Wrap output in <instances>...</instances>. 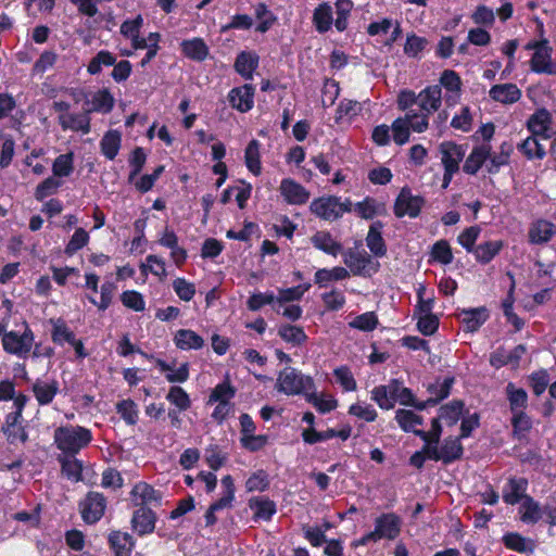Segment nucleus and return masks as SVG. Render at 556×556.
<instances>
[{
	"label": "nucleus",
	"instance_id": "nucleus-1",
	"mask_svg": "<svg viewBox=\"0 0 556 556\" xmlns=\"http://www.w3.org/2000/svg\"><path fill=\"white\" fill-rule=\"evenodd\" d=\"M92 432L83 426H61L54 430V443L64 455L74 457L92 441Z\"/></svg>",
	"mask_w": 556,
	"mask_h": 556
},
{
	"label": "nucleus",
	"instance_id": "nucleus-2",
	"mask_svg": "<svg viewBox=\"0 0 556 556\" xmlns=\"http://www.w3.org/2000/svg\"><path fill=\"white\" fill-rule=\"evenodd\" d=\"M353 204L350 198L341 201L338 195H323L315 198L309 204V211L316 217L333 222L340 219L345 213H351Z\"/></svg>",
	"mask_w": 556,
	"mask_h": 556
},
{
	"label": "nucleus",
	"instance_id": "nucleus-3",
	"mask_svg": "<svg viewBox=\"0 0 556 556\" xmlns=\"http://www.w3.org/2000/svg\"><path fill=\"white\" fill-rule=\"evenodd\" d=\"M442 104V90L439 85H431L422 89L418 93V106L420 113H418V122L412 125V129L415 132H424L429 127V116L439 111Z\"/></svg>",
	"mask_w": 556,
	"mask_h": 556
},
{
	"label": "nucleus",
	"instance_id": "nucleus-4",
	"mask_svg": "<svg viewBox=\"0 0 556 556\" xmlns=\"http://www.w3.org/2000/svg\"><path fill=\"white\" fill-rule=\"evenodd\" d=\"M342 257L343 263L353 276L371 278L380 270V263L364 249H344Z\"/></svg>",
	"mask_w": 556,
	"mask_h": 556
},
{
	"label": "nucleus",
	"instance_id": "nucleus-5",
	"mask_svg": "<svg viewBox=\"0 0 556 556\" xmlns=\"http://www.w3.org/2000/svg\"><path fill=\"white\" fill-rule=\"evenodd\" d=\"M277 390L286 395H305L315 390V382L311 376L303 375L300 370L286 367L277 378Z\"/></svg>",
	"mask_w": 556,
	"mask_h": 556
},
{
	"label": "nucleus",
	"instance_id": "nucleus-6",
	"mask_svg": "<svg viewBox=\"0 0 556 556\" xmlns=\"http://www.w3.org/2000/svg\"><path fill=\"white\" fill-rule=\"evenodd\" d=\"M108 500L103 493L89 491L84 500L79 502L81 519L87 525H94L104 516Z\"/></svg>",
	"mask_w": 556,
	"mask_h": 556
},
{
	"label": "nucleus",
	"instance_id": "nucleus-7",
	"mask_svg": "<svg viewBox=\"0 0 556 556\" xmlns=\"http://www.w3.org/2000/svg\"><path fill=\"white\" fill-rule=\"evenodd\" d=\"M24 331L20 334L17 331L11 330L2 340L3 350L12 355L26 356L34 344L35 334L28 324L24 321Z\"/></svg>",
	"mask_w": 556,
	"mask_h": 556
},
{
	"label": "nucleus",
	"instance_id": "nucleus-8",
	"mask_svg": "<svg viewBox=\"0 0 556 556\" xmlns=\"http://www.w3.org/2000/svg\"><path fill=\"white\" fill-rule=\"evenodd\" d=\"M424 205L425 199L422 197L413 195L408 187H403L395 199L393 212L397 218L404 216L416 218L420 215Z\"/></svg>",
	"mask_w": 556,
	"mask_h": 556
},
{
	"label": "nucleus",
	"instance_id": "nucleus-9",
	"mask_svg": "<svg viewBox=\"0 0 556 556\" xmlns=\"http://www.w3.org/2000/svg\"><path fill=\"white\" fill-rule=\"evenodd\" d=\"M162 492L155 490L153 485L140 481L136 483L130 493L129 500L134 507H160L162 505Z\"/></svg>",
	"mask_w": 556,
	"mask_h": 556
},
{
	"label": "nucleus",
	"instance_id": "nucleus-10",
	"mask_svg": "<svg viewBox=\"0 0 556 556\" xmlns=\"http://www.w3.org/2000/svg\"><path fill=\"white\" fill-rule=\"evenodd\" d=\"M403 384L399 379H391L388 384H380L371 390V400L384 410L392 409Z\"/></svg>",
	"mask_w": 556,
	"mask_h": 556
},
{
	"label": "nucleus",
	"instance_id": "nucleus-11",
	"mask_svg": "<svg viewBox=\"0 0 556 556\" xmlns=\"http://www.w3.org/2000/svg\"><path fill=\"white\" fill-rule=\"evenodd\" d=\"M402 529V519L395 513H383L375 519V532L379 540H395Z\"/></svg>",
	"mask_w": 556,
	"mask_h": 556
},
{
	"label": "nucleus",
	"instance_id": "nucleus-12",
	"mask_svg": "<svg viewBox=\"0 0 556 556\" xmlns=\"http://www.w3.org/2000/svg\"><path fill=\"white\" fill-rule=\"evenodd\" d=\"M156 520V513L151 507L137 508L131 516V529L139 536H146L154 532Z\"/></svg>",
	"mask_w": 556,
	"mask_h": 556
},
{
	"label": "nucleus",
	"instance_id": "nucleus-13",
	"mask_svg": "<svg viewBox=\"0 0 556 556\" xmlns=\"http://www.w3.org/2000/svg\"><path fill=\"white\" fill-rule=\"evenodd\" d=\"M283 200L290 205H303L309 200V191L292 178H283L279 186Z\"/></svg>",
	"mask_w": 556,
	"mask_h": 556
},
{
	"label": "nucleus",
	"instance_id": "nucleus-14",
	"mask_svg": "<svg viewBox=\"0 0 556 556\" xmlns=\"http://www.w3.org/2000/svg\"><path fill=\"white\" fill-rule=\"evenodd\" d=\"M255 88L251 84H244L232 88L227 96L228 102L232 109L240 113H247L254 105Z\"/></svg>",
	"mask_w": 556,
	"mask_h": 556
},
{
	"label": "nucleus",
	"instance_id": "nucleus-15",
	"mask_svg": "<svg viewBox=\"0 0 556 556\" xmlns=\"http://www.w3.org/2000/svg\"><path fill=\"white\" fill-rule=\"evenodd\" d=\"M479 235V226H470L459 233L457 241L468 253H473L477 261L484 264L486 263V243L476 245Z\"/></svg>",
	"mask_w": 556,
	"mask_h": 556
},
{
	"label": "nucleus",
	"instance_id": "nucleus-16",
	"mask_svg": "<svg viewBox=\"0 0 556 556\" xmlns=\"http://www.w3.org/2000/svg\"><path fill=\"white\" fill-rule=\"evenodd\" d=\"M552 47L546 39L542 40L541 47L533 53L530 66L535 73L547 75L556 74V64L552 60Z\"/></svg>",
	"mask_w": 556,
	"mask_h": 556
},
{
	"label": "nucleus",
	"instance_id": "nucleus-17",
	"mask_svg": "<svg viewBox=\"0 0 556 556\" xmlns=\"http://www.w3.org/2000/svg\"><path fill=\"white\" fill-rule=\"evenodd\" d=\"M454 382L455 378L453 376H447L443 379L442 382L437 381L435 383L429 384L427 391L431 394V396L426 401H421V404L417 406V409L424 410L427 407L435 406L441 401L446 399L451 393Z\"/></svg>",
	"mask_w": 556,
	"mask_h": 556
},
{
	"label": "nucleus",
	"instance_id": "nucleus-18",
	"mask_svg": "<svg viewBox=\"0 0 556 556\" xmlns=\"http://www.w3.org/2000/svg\"><path fill=\"white\" fill-rule=\"evenodd\" d=\"M384 224L381 220H375L369 226L367 236L365 238L366 245L371 252V256L384 257L388 252L386 240L382 237Z\"/></svg>",
	"mask_w": 556,
	"mask_h": 556
},
{
	"label": "nucleus",
	"instance_id": "nucleus-19",
	"mask_svg": "<svg viewBox=\"0 0 556 556\" xmlns=\"http://www.w3.org/2000/svg\"><path fill=\"white\" fill-rule=\"evenodd\" d=\"M418 112L410 110L404 117H397L392 122L391 130L396 144L403 146L409 140L412 125L417 121Z\"/></svg>",
	"mask_w": 556,
	"mask_h": 556
},
{
	"label": "nucleus",
	"instance_id": "nucleus-20",
	"mask_svg": "<svg viewBox=\"0 0 556 556\" xmlns=\"http://www.w3.org/2000/svg\"><path fill=\"white\" fill-rule=\"evenodd\" d=\"M108 543L114 556H130L136 546L134 536L119 530L110 532Z\"/></svg>",
	"mask_w": 556,
	"mask_h": 556
},
{
	"label": "nucleus",
	"instance_id": "nucleus-21",
	"mask_svg": "<svg viewBox=\"0 0 556 556\" xmlns=\"http://www.w3.org/2000/svg\"><path fill=\"white\" fill-rule=\"evenodd\" d=\"M311 242L315 249L333 257L342 254L344 251L342 243L337 241L327 230L316 231L311 237Z\"/></svg>",
	"mask_w": 556,
	"mask_h": 556
},
{
	"label": "nucleus",
	"instance_id": "nucleus-22",
	"mask_svg": "<svg viewBox=\"0 0 556 556\" xmlns=\"http://www.w3.org/2000/svg\"><path fill=\"white\" fill-rule=\"evenodd\" d=\"M552 115L546 109H540L527 122L528 129L533 136L548 139L551 137Z\"/></svg>",
	"mask_w": 556,
	"mask_h": 556
},
{
	"label": "nucleus",
	"instance_id": "nucleus-23",
	"mask_svg": "<svg viewBox=\"0 0 556 556\" xmlns=\"http://www.w3.org/2000/svg\"><path fill=\"white\" fill-rule=\"evenodd\" d=\"M458 317L465 332H476L486 321V307L463 308Z\"/></svg>",
	"mask_w": 556,
	"mask_h": 556
},
{
	"label": "nucleus",
	"instance_id": "nucleus-24",
	"mask_svg": "<svg viewBox=\"0 0 556 556\" xmlns=\"http://www.w3.org/2000/svg\"><path fill=\"white\" fill-rule=\"evenodd\" d=\"M248 504L250 509L253 510V519L255 521H269L277 513L276 503L266 496H253L249 500Z\"/></svg>",
	"mask_w": 556,
	"mask_h": 556
},
{
	"label": "nucleus",
	"instance_id": "nucleus-25",
	"mask_svg": "<svg viewBox=\"0 0 556 556\" xmlns=\"http://www.w3.org/2000/svg\"><path fill=\"white\" fill-rule=\"evenodd\" d=\"M181 53L189 60L203 62L210 54V49L203 38L185 39L180 43Z\"/></svg>",
	"mask_w": 556,
	"mask_h": 556
},
{
	"label": "nucleus",
	"instance_id": "nucleus-26",
	"mask_svg": "<svg viewBox=\"0 0 556 556\" xmlns=\"http://www.w3.org/2000/svg\"><path fill=\"white\" fill-rule=\"evenodd\" d=\"M440 151L442 153V164L444 168L458 170L459 163L465 155L463 146L456 144L452 141H444L440 144Z\"/></svg>",
	"mask_w": 556,
	"mask_h": 556
},
{
	"label": "nucleus",
	"instance_id": "nucleus-27",
	"mask_svg": "<svg viewBox=\"0 0 556 556\" xmlns=\"http://www.w3.org/2000/svg\"><path fill=\"white\" fill-rule=\"evenodd\" d=\"M173 341L181 351L201 350L204 346V339L191 329H178Z\"/></svg>",
	"mask_w": 556,
	"mask_h": 556
},
{
	"label": "nucleus",
	"instance_id": "nucleus-28",
	"mask_svg": "<svg viewBox=\"0 0 556 556\" xmlns=\"http://www.w3.org/2000/svg\"><path fill=\"white\" fill-rule=\"evenodd\" d=\"M556 235V226L545 219L534 222L529 229V240L534 244L548 242Z\"/></svg>",
	"mask_w": 556,
	"mask_h": 556
},
{
	"label": "nucleus",
	"instance_id": "nucleus-29",
	"mask_svg": "<svg viewBox=\"0 0 556 556\" xmlns=\"http://www.w3.org/2000/svg\"><path fill=\"white\" fill-rule=\"evenodd\" d=\"M489 96L500 103L513 104L520 99L521 90L515 84L494 85L489 90Z\"/></svg>",
	"mask_w": 556,
	"mask_h": 556
},
{
	"label": "nucleus",
	"instance_id": "nucleus-30",
	"mask_svg": "<svg viewBox=\"0 0 556 556\" xmlns=\"http://www.w3.org/2000/svg\"><path fill=\"white\" fill-rule=\"evenodd\" d=\"M312 22L319 34L330 30L333 24V11L330 3L323 2L318 4L313 12Z\"/></svg>",
	"mask_w": 556,
	"mask_h": 556
},
{
	"label": "nucleus",
	"instance_id": "nucleus-31",
	"mask_svg": "<svg viewBox=\"0 0 556 556\" xmlns=\"http://www.w3.org/2000/svg\"><path fill=\"white\" fill-rule=\"evenodd\" d=\"M441 88L444 87L447 91L445 97V101L448 105H452L456 102V99L459 98L460 92V77L458 74L452 70H445L440 77Z\"/></svg>",
	"mask_w": 556,
	"mask_h": 556
},
{
	"label": "nucleus",
	"instance_id": "nucleus-32",
	"mask_svg": "<svg viewBox=\"0 0 556 556\" xmlns=\"http://www.w3.org/2000/svg\"><path fill=\"white\" fill-rule=\"evenodd\" d=\"M49 324L52 326L51 340L54 344L74 343L76 336L63 318H50Z\"/></svg>",
	"mask_w": 556,
	"mask_h": 556
},
{
	"label": "nucleus",
	"instance_id": "nucleus-33",
	"mask_svg": "<svg viewBox=\"0 0 556 556\" xmlns=\"http://www.w3.org/2000/svg\"><path fill=\"white\" fill-rule=\"evenodd\" d=\"M89 111L83 114H66L60 115L59 124L62 129H72L74 131H81L83 134L90 132V117L88 116Z\"/></svg>",
	"mask_w": 556,
	"mask_h": 556
},
{
	"label": "nucleus",
	"instance_id": "nucleus-34",
	"mask_svg": "<svg viewBox=\"0 0 556 556\" xmlns=\"http://www.w3.org/2000/svg\"><path fill=\"white\" fill-rule=\"evenodd\" d=\"M156 367L165 372V378L170 383H184L189 379V364L184 363L177 369L161 358L155 359Z\"/></svg>",
	"mask_w": 556,
	"mask_h": 556
},
{
	"label": "nucleus",
	"instance_id": "nucleus-35",
	"mask_svg": "<svg viewBox=\"0 0 556 556\" xmlns=\"http://www.w3.org/2000/svg\"><path fill=\"white\" fill-rule=\"evenodd\" d=\"M258 66V55L254 52L241 51L235 61V70L244 79H251Z\"/></svg>",
	"mask_w": 556,
	"mask_h": 556
},
{
	"label": "nucleus",
	"instance_id": "nucleus-36",
	"mask_svg": "<svg viewBox=\"0 0 556 556\" xmlns=\"http://www.w3.org/2000/svg\"><path fill=\"white\" fill-rule=\"evenodd\" d=\"M33 393L39 405H49L59 392V382L52 380L50 383L36 381L33 384Z\"/></svg>",
	"mask_w": 556,
	"mask_h": 556
},
{
	"label": "nucleus",
	"instance_id": "nucleus-37",
	"mask_svg": "<svg viewBox=\"0 0 556 556\" xmlns=\"http://www.w3.org/2000/svg\"><path fill=\"white\" fill-rule=\"evenodd\" d=\"M464 453L459 438H446L440 446L441 462L448 465L462 458Z\"/></svg>",
	"mask_w": 556,
	"mask_h": 556
},
{
	"label": "nucleus",
	"instance_id": "nucleus-38",
	"mask_svg": "<svg viewBox=\"0 0 556 556\" xmlns=\"http://www.w3.org/2000/svg\"><path fill=\"white\" fill-rule=\"evenodd\" d=\"M122 135L118 130H109L100 141L101 153L110 161L114 160L121 149Z\"/></svg>",
	"mask_w": 556,
	"mask_h": 556
},
{
	"label": "nucleus",
	"instance_id": "nucleus-39",
	"mask_svg": "<svg viewBox=\"0 0 556 556\" xmlns=\"http://www.w3.org/2000/svg\"><path fill=\"white\" fill-rule=\"evenodd\" d=\"M278 336L287 343L300 346L304 344L308 337L303 327L291 324H282L278 328Z\"/></svg>",
	"mask_w": 556,
	"mask_h": 556
},
{
	"label": "nucleus",
	"instance_id": "nucleus-40",
	"mask_svg": "<svg viewBox=\"0 0 556 556\" xmlns=\"http://www.w3.org/2000/svg\"><path fill=\"white\" fill-rule=\"evenodd\" d=\"M260 146L261 144L256 139H252L244 150L245 166L255 176H258L262 173Z\"/></svg>",
	"mask_w": 556,
	"mask_h": 556
},
{
	"label": "nucleus",
	"instance_id": "nucleus-41",
	"mask_svg": "<svg viewBox=\"0 0 556 556\" xmlns=\"http://www.w3.org/2000/svg\"><path fill=\"white\" fill-rule=\"evenodd\" d=\"M61 471L68 480L78 482L83 480V462L71 456L59 457Z\"/></svg>",
	"mask_w": 556,
	"mask_h": 556
},
{
	"label": "nucleus",
	"instance_id": "nucleus-42",
	"mask_svg": "<svg viewBox=\"0 0 556 556\" xmlns=\"http://www.w3.org/2000/svg\"><path fill=\"white\" fill-rule=\"evenodd\" d=\"M220 482L224 490L223 496L211 504L213 509H215L216 511H219L227 507H231L236 493L233 479L230 475L224 476Z\"/></svg>",
	"mask_w": 556,
	"mask_h": 556
},
{
	"label": "nucleus",
	"instance_id": "nucleus-43",
	"mask_svg": "<svg viewBox=\"0 0 556 556\" xmlns=\"http://www.w3.org/2000/svg\"><path fill=\"white\" fill-rule=\"evenodd\" d=\"M464 402L460 400H454L448 404L442 405L439 409L437 418L444 420L447 426H454L457 424L463 415Z\"/></svg>",
	"mask_w": 556,
	"mask_h": 556
},
{
	"label": "nucleus",
	"instance_id": "nucleus-44",
	"mask_svg": "<svg viewBox=\"0 0 556 556\" xmlns=\"http://www.w3.org/2000/svg\"><path fill=\"white\" fill-rule=\"evenodd\" d=\"M114 97L110 92L109 89L103 88L97 91L91 100L92 108L89 110L90 112H100L103 114L110 113L114 108Z\"/></svg>",
	"mask_w": 556,
	"mask_h": 556
},
{
	"label": "nucleus",
	"instance_id": "nucleus-45",
	"mask_svg": "<svg viewBox=\"0 0 556 556\" xmlns=\"http://www.w3.org/2000/svg\"><path fill=\"white\" fill-rule=\"evenodd\" d=\"M395 420L404 432L413 433L416 431V426H421L424 424L422 416L408 409H397L395 413Z\"/></svg>",
	"mask_w": 556,
	"mask_h": 556
},
{
	"label": "nucleus",
	"instance_id": "nucleus-46",
	"mask_svg": "<svg viewBox=\"0 0 556 556\" xmlns=\"http://www.w3.org/2000/svg\"><path fill=\"white\" fill-rule=\"evenodd\" d=\"M116 55L109 50H100L88 63L87 72L90 75H98L102 66H112L115 64Z\"/></svg>",
	"mask_w": 556,
	"mask_h": 556
},
{
	"label": "nucleus",
	"instance_id": "nucleus-47",
	"mask_svg": "<svg viewBox=\"0 0 556 556\" xmlns=\"http://www.w3.org/2000/svg\"><path fill=\"white\" fill-rule=\"evenodd\" d=\"M507 548L519 553H533L535 544L532 540L526 539L518 533H507L503 538Z\"/></svg>",
	"mask_w": 556,
	"mask_h": 556
},
{
	"label": "nucleus",
	"instance_id": "nucleus-48",
	"mask_svg": "<svg viewBox=\"0 0 556 556\" xmlns=\"http://www.w3.org/2000/svg\"><path fill=\"white\" fill-rule=\"evenodd\" d=\"M527 486V481L525 479H510L508 482V489L504 490L503 498L507 504H516L520 501L523 502V497L527 496L525 494Z\"/></svg>",
	"mask_w": 556,
	"mask_h": 556
},
{
	"label": "nucleus",
	"instance_id": "nucleus-49",
	"mask_svg": "<svg viewBox=\"0 0 556 556\" xmlns=\"http://www.w3.org/2000/svg\"><path fill=\"white\" fill-rule=\"evenodd\" d=\"M379 204L375 198L366 197L363 201L355 203L353 206L356 214L363 219H374L377 215L381 214Z\"/></svg>",
	"mask_w": 556,
	"mask_h": 556
},
{
	"label": "nucleus",
	"instance_id": "nucleus-50",
	"mask_svg": "<svg viewBox=\"0 0 556 556\" xmlns=\"http://www.w3.org/2000/svg\"><path fill=\"white\" fill-rule=\"evenodd\" d=\"M362 104L356 100L343 99L340 101L336 111V123L339 124L343 118L353 119L362 112Z\"/></svg>",
	"mask_w": 556,
	"mask_h": 556
},
{
	"label": "nucleus",
	"instance_id": "nucleus-51",
	"mask_svg": "<svg viewBox=\"0 0 556 556\" xmlns=\"http://www.w3.org/2000/svg\"><path fill=\"white\" fill-rule=\"evenodd\" d=\"M116 290V285L112 281H105L102 283L100 289V301L98 302L93 295H87L88 301L98 307L99 311H106L112 304L114 291Z\"/></svg>",
	"mask_w": 556,
	"mask_h": 556
},
{
	"label": "nucleus",
	"instance_id": "nucleus-52",
	"mask_svg": "<svg viewBox=\"0 0 556 556\" xmlns=\"http://www.w3.org/2000/svg\"><path fill=\"white\" fill-rule=\"evenodd\" d=\"M486 161V147L482 143L478 149H475L466 159L463 170L466 174H476L482 164Z\"/></svg>",
	"mask_w": 556,
	"mask_h": 556
},
{
	"label": "nucleus",
	"instance_id": "nucleus-53",
	"mask_svg": "<svg viewBox=\"0 0 556 556\" xmlns=\"http://www.w3.org/2000/svg\"><path fill=\"white\" fill-rule=\"evenodd\" d=\"M74 172V153L67 152L55 157L52 173L55 177H68Z\"/></svg>",
	"mask_w": 556,
	"mask_h": 556
},
{
	"label": "nucleus",
	"instance_id": "nucleus-54",
	"mask_svg": "<svg viewBox=\"0 0 556 556\" xmlns=\"http://www.w3.org/2000/svg\"><path fill=\"white\" fill-rule=\"evenodd\" d=\"M521 520L535 523L541 518V507L531 496H525L520 506Z\"/></svg>",
	"mask_w": 556,
	"mask_h": 556
},
{
	"label": "nucleus",
	"instance_id": "nucleus-55",
	"mask_svg": "<svg viewBox=\"0 0 556 556\" xmlns=\"http://www.w3.org/2000/svg\"><path fill=\"white\" fill-rule=\"evenodd\" d=\"M166 400L175 405L179 410H188L191 407V400L189 394L184 388L179 386H173L169 388L166 394Z\"/></svg>",
	"mask_w": 556,
	"mask_h": 556
},
{
	"label": "nucleus",
	"instance_id": "nucleus-56",
	"mask_svg": "<svg viewBox=\"0 0 556 556\" xmlns=\"http://www.w3.org/2000/svg\"><path fill=\"white\" fill-rule=\"evenodd\" d=\"M270 485L268 473L264 469L254 471L245 481L247 492H264Z\"/></svg>",
	"mask_w": 556,
	"mask_h": 556
},
{
	"label": "nucleus",
	"instance_id": "nucleus-57",
	"mask_svg": "<svg viewBox=\"0 0 556 556\" xmlns=\"http://www.w3.org/2000/svg\"><path fill=\"white\" fill-rule=\"evenodd\" d=\"M116 413L129 426H134L138 421L137 405L131 399L119 401L116 404Z\"/></svg>",
	"mask_w": 556,
	"mask_h": 556
},
{
	"label": "nucleus",
	"instance_id": "nucleus-58",
	"mask_svg": "<svg viewBox=\"0 0 556 556\" xmlns=\"http://www.w3.org/2000/svg\"><path fill=\"white\" fill-rule=\"evenodd\" d=\"M518 149L530 160H541L545 155L544 147L539 142L538 137L533 135L525 139L521 143H519Z\"/></svg>",
	"mask_w": 556,
	"mask_h": 556
},
{
	"label": "nucleus",
	"instance_id": "nucleus-59",
	"mask_svg": "<svg viewBox=\"0 0 556 556\" xmlns=\"http://www.w3.org/2000/svg\"><path fill=\"white\" fill-rule=\"evenodd\" d=\"M506 392L510 403V408L514 413L522 412L527 406L528 395L527 392L521 388H516L514 383H508Z\"/></svg>",
	"mask_w": 556,
	"mask_h": 556
},
{
	"label": "nucleus",
	"instance_id": "nucleus-60",
	"mask_svg": "<svg viewBox=\"0 0 556 556\" xmlns=\"http://www.w3.org/2000/svg\"><path fill=\"white\" fill-rule=\"evenodd\" d=\"M236 388L231 386L229 380L218 383L211 392L208 404L215 402H230L236 395Z\"/></svg>",
	"mask_w": 556,
	"mask_h": 556
},
{
	"label": "nucleus",
	"instance_id": "nucleus-61",
	"mask_svg": "<svg viewBox=\"0 0 556 556\" xmlns=\"http://www.w3.org/2000/svg\"><path fill=\"white\" fill-rule=\"evenodd\" d=\"M130 172L128 175V182H132L134 179L142 172V168L147 162V154L141 147H136L129 156Z\"/></svg>",
	"mask_w": 556,
	"mask_h": 556
},
{
	"label": "nucleus",
	"instance_id": "nucleus-62",
	"mask_svg": "<svg viewBox=\"0 0 556 556\" xmlns=\"http://www.w3.org/2000/svg\"><path fill=\"white\" fill-rule=\"evenodd\" d=\"M379 324L378 317L375 312H366L356 316L349 326L353 329L369 332L377 328Z\"/></svg>",
	"mask_w": 556,
	"mask_h": 556
},
{
	"label": "nucleus",
	"instance_id": "nucleus-63",
	"mask_svg": "<svg viewBox=\"0 0 556 556\" xmlns=\"http://www.w3.org/2000/svg\"><path fill=\"white\" fill-rule=\"evenodd\" d=\"M430 255L434 262L442 265H448L453 261L452 249L446 240L437 241L431 248Z\"/></svg>",
	"mask_w": 556,
	"mask_h": 556
},
{
	"label": "nucleus",
	"instance_id": "nucleus-64",
	"mask_svg": "<svg viewBox=\"0 0 556 556\" xmlns=\"http://www.w3.org/2000/svg\"><path fill=\"white\" fill-rule=\"evenodd\" d=\"M89 239V233L84 228H77L65 245L64 253L67 256H73L88 244Z\"/></svg>",
	"mask_w": 556,
	"mask_h": 556
}]
</instances>
